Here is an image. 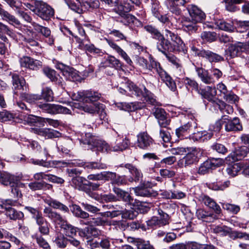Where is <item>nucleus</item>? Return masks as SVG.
I'll list each match as a JSON object with an SVG mask.
<instances>
[{
  "mask_svg": "<svg viewBox=\"0 0 249 249\" xmlns=\"http://www.w3.org/2000/svg\"><path fill=\"white\" fill-rule=\"evenodd\" d=\"M155 70L161 80L172 90L175 91L177 89L176 84L170 75L165 71L161 67L160 64L154 60L150 61L148 70L152 71Z\"/></svg>",
  "mask_w": 249,
  "mask_h": 249,
  "instance_id": "obj_1",
  "label": "nucleus"
},
{
  "mask_svg": "<svg viewBox=\"0 0 249 249\" xmlns=\"http://www.w3.org/2000/svg\"><path fill=\"white\" fill-rule=\"evenodd\" d=\"M127 88L132 92L133 95L137 96H142L147 102L153 106H160V103L157 101L156 96L145 86H142V89L139 88L133 83H128L127 84Z\"/></svg>",
  "mask_w": 249,
  "mask_h": 249,
  "instance_id": "obj_2",
  "label": "nucleus"
},
{
  "mask_svg": "<svg viewBox=\"0 0 249 249\" xmlns=\"http://www.w3.org/2000/svg\"><path fill=\"white\" fill-rule=\"evenodd\" d=\"M127 88L132 92L133 95L137 96H142L147 102L153 106H160V103L157 101L156 96L145 86H142V89L139 88L133 83H128L127 84Z\"/></svg>",
  "mask_w": 249,
  "mask_h": 249,
  "instance_id": "obj_3",
  "label": "nucleus"
},
{
  "mask_svg": "<svg viewBox=\"0 0 249 249\" xmlns=\"http://www.w3.org/2000/svg\"><path fill=\"white\" fill-rule=\"evenodd\" d=\"M33 12L46 21L49 20L54 15V9L42 1H36V8L33 10Z\"/></svg>",
  "mask_w": 249,
  "mask_h": 249,
  "instance_id": "obj_4",
  "label": "nucleus"
},
{
  "mask_svg": "<svg viewBox=\"0 0 249 249\" xmlns=\"http://www.w3.org/2000/svg\"><path fill=\"white\" fill-rule=\"evenodd\" d=\"M0 204L2 208L6 210V214L11 220H16L21 219L24 217V214L20 211H18L10 207L14 205L15 202L10 199H4L1 201Z\"/></svg>",
  "mask_w": 249,
  "mask_h": 249,
  "instance_id": "obj_5",
  "label": "nucleus"
},
{
  "mask_svg": "<svg viewBox=\"0 0 249 249\" xmlns=\"http://www.w3.org/2000/svg\"><path fill=\"white\" fill-rule=\"evenodd\" d=\"M38 107L44 111L52 114L57 113L71 114V110L66 107L59 105L48 103L39 104Z\"/></svg>",
  "mask_w": 249,
  "mask_h": 249,
  "instance_id": "obj_6",
  "label": "nucleus"
},
{
  "mask_svg": "<svg viewBox=\"0 0 249 249\" xmlns=\"http://www.w3.org/2000/svg\"><path fill=\"white\" fill-rule=\"evenodd\" d=\"M202 153L200 150L196 148H192L186 156L178 161V165L181 167H186L193 164L197 160V158Z\"/></svg>",
  "mask_w": 249,
  "mask_h": 249,
  "instance_id": "obj_7",
  "label": "nucleus"
},
{
  "mask_svg": "<svg viewBox=\"0 0 249 249\" xmlns=\"http://www.w3.org/2000/svg\"><path fill=\"white\" fill-rule=\"evenodd\" d=\"M225 120V129L227 132H237L243 130V126L240 119L238 117H234L232 119L228 116L224 115Z\"/></svg>",
  "mask_w": 249,
  "mask_h": 249,
  "instance_id": "obj_8",
  "label": "nucleus"
},
{
  "mask_svg": "<svg viewBox=\"0 0 249 249\" xmlns=\"http://www.w3.org/2000/svg\"><path fill=\"white\" fill-rule=\"evenodd\" d=\"M31 129L32 132L46 139L59 138L61 136V134L58 131L48 128L33 127Z\"/></svg>",
  "mask_w": 249,
  "mask_h": 249,
  "instance_id": "obj_9",
  "label": "nucleus"
},
{
  "mask_svg": "<svg viewBox=\"0 0 249 249\" xmlns=\"http://www.w3.org/2000/svg\"><path fill=\"white\" fill-rule=\"evenodd\" d=\"M165 36L167 39H170L173 42L172 46L174 49L178 52L183 51L184 44L181 38L177 35L170 31L167 28L165 30Z\"/></svg>",
  "mask_w": 249,
  "mask_h": 249,
  "instance_id": "obj_10",
  "label": "nucleus"
},
{
  "mask_svg": "<svg viewBox=\"0 0 249 249\" xmlns=\"http://www.w3.org/2000/svg\"><path fill=\"white\" fill-rule=\"evenodd\" d=\"M153 143V139L146 132H142L138 135L137 145L140 149L147 150Z\"/></svg>",
  "mask_w": 249,
  "mask_h": 249,
  "instance_id": "obj_11",
  "label": "nucleus"
},
{
  "mask_svg": "<svg viewBox=\"0 0 249 249\" xmlns=\"http://www.w3.org/2000/svg\"><path fill=\"white\" fill-rule=\"evenodd\" d=\"M13 89L15 93L21 94L26 90V82L22 77H20L17 74L12 75Z\"/></svg>",
  "mask_w": 249,
  "mask_h": 249,
  "instance_id": "obj_12",
  "label": "nucleus"
},
{
  "mask_svg": "<svg viewBox=\"0 0 249 249\" xmlns=\"http://www.w3.org/2000/svg\"><path fill=\"white\" fill-rule=\"evenodd\" d=\"M187 9L192 20L196 22H202L205 19V13L197 6L190 4L188 5Z\"/></svg>",
  "mask_w": 249,
  "mask_h": 249,
  "instance_id": "obj_13",
  "label": "nucleus"
},
{
  "mask_svg": "<svg viewBox=\"0 0 249 249\" xmlns=\"http://www.w3.org/2000/svg\"><path fill=\"white\" fill-rule=\"evenodd\" d=\"M242 52H245L244 43L238 42L231 45L226 50L225 55L227 59H231L240 55Z\"/></svg>",
  "mask_w": 249,
  "mask_h": 249,
  "instance_id": "obj_14",
  "label": "nucleus"
},
{
  "mask_svg": "<svg viewBox=\"0 0 249 249\" xmlns=\"http://www.w3.org/2000/svg\"><path fill=\"white\" fill-rule=\"evenodd\" d=\"M156 39L158 40L157 43V49L163 54H166L167 52L177 51L174 49V47L170 41L167 39H166L162 34Z\"/></svg>",
  "mask_w": 249,
  "mask_h": 249,
  "instance_id": "obj_15",
  "label": "nucleus"
},
{
  "mask_svg": "<svg viewBox=\"0 0 249 249\" xmlns=\"http://www.w3.org/2000/svg\"><path fill=\"white\" fill-rule=\"evenodd\" d=\"M111 181L112 185L121 186L127 183V179L125 176L117 175L115 172H107L106 181Z\"/></svg>",
  "mask_w": 249,
  "mask_h": 249,
  "instance_id": "obj_16",
  "label": "nucleus"
},
{
  "mask_svg": "<svg viewBox=\"0 0 249 249\" xmlns=\"http://www.w3.org/2000/svg\"><path fill=\"white\" fill-rule=\"evenodd\" d=\"M153 114L158 120L159 125L162 127H166L170 123V121L167 119L166 113L161 108H155Z\"/></svg>",
  "mask_w": 249,
  "mask_h": 249,
  "instance_id": "obj_17",
  "label": "nucleus"
},
{
  "mask_svg": "<svg viewBox=\"0 0 249 249\" xmlns=\"http://www.w3.org/2000/svg\"><path fill=\"white\" fill-rule=\"evenodd\" d=\"M199 92L204 98L213 103H215L219 100L216 97L217 91L214 87L207 86L204 89L201 90Z\"/></svg>",
  "mask_w": 249,
  "mask_h": 249,
  "instance_id": "obj_18",
  "label": "nucleus"
},
{
  "mask_svg": "<svg viewBox=\"0 0 249 249\" xmlns=\"http://www.w3.org/2000/svg\"><path fill=\"white\" fill-rule=\"evenodd\" d=\"M101 66L102 67H111L117 70L122 69V64L121 62L114 56L109 55L107 57H104L101 63Z\"/></svg>",
  "mask_w": 249,
  "mask_h": 249,
  "instance_id": "obj_19",
  "label": "nucleus"
},
{
  "mask_svg": "<svg viewBox=\"0 0 249 249\" xmlns=\"http://www.w3.org/2000/svg\"><path fill=\"white\" fill-rule=\"evenodd\" d=\"M186 3L184 0H166L165 3L169 11L176 15H180L181 10L179 6H184Z\"/></svg>",
  "mask_w": 249,
  "mask_h": 249,
  "instance_id": "obj_20",
  "label": "nucleus"
},
{
  "mask_svg": "<svg viewBox=\"0 0 249 249\" xmlns=\"http://www.w3.org/2000/svg\"><path fill=\"white\" fill-rule=\"evenodd\" d=\"M83 110L88 113L94 114L97 113L100 114L101 118H104L106 114L104 111V105L101 104L94 103L87 105L82 107Z\"/></svg>",
  "mask_w": 249,
  "mask_h": 249,
  "instance_id": "obj_21",
  "label": "nucleus"
},
{
  "mask_svg": "<svg viewBox=\"0 0 249 249\" xmlns=\"http://www.w3.org/2000/svg\"><path fill=\"white\" fill-rule=\"evenodd\" d=\"M97 140V137L92 135L89 132H85V135L82 136L80 142L81 144H83L84 147L93 150Z\"/></svg>",
  "mask_w": 249,
  "mask_h": 249,
  "instance_id": "obj_22",
  "label": "nucleus"
},
{
  "mask_svg": "<svg viewBox=\"0 0 249 249\" xmlns=\"http://www.w3.org/2000/svg\"><path fill=\"white\" fill-rule=\"evenodd\" d=\"M32 25L36 31L41 34L45 37L49 38L48 43L50 45L53 43V38L51 36V31L49 28L40 25L35 22H32Z\"/></svg>",
  "mask_w": 249,
  "mask_h": 249,
  "instance_id": "obj_23",
  "label": "nucleus"
},
{
  "mask_svg": "<svg viewBox=\"0 0 249 249\" xmlns=\"http://www.w3.org/2000/svg\"><path fill=\"white\" fill-rule=\"evenodd\" d=\"M43 213L47 217L50 219L54 223L60 226L65 221L59 213L53 211L49 207H45L43 210Z\"/></svg>",
  "mask_w": 249,
  "mask_h": 249,
  "instance_id": "obj_24",
  "label": "nucleus"
},
{
  "mask_svg": "<svg viewBox=\"0 0 249 249\" xmlns=\"http://www.w3.org/2000/svg\"><path fill=\"white\" fill-rule=\"evenodd\" d=\"M113 192L119 199L126 202L127 204L131 205L134 203L133 198L130 196L128 192L123 190L116 186L113 188Z\"/></svg>",
  "mask_w": 249,
  "mask_h": 249,
  "instance_id": "obj_25",
  "label": "nucleus"
},
{
  "mask_svg": "<svg viewBox=\"0 0 249 249\" xmlns=\"http://www.w3.org/2000/svg\"><path fill=\"white\" fill-rule=\"evenodd\" d=\"M199 200L206 206L212 209L216 214H219L221 213L220 206L211 198L205 195H201L199 196Z\"/></svg>",
  "mask_w": 249,
  "mask_h": 249,
  "instance_id": "obj_26",
  "label": "nucleus"
},
{
  "mask_svg": "<svg viewBox=\"0 0 249 249\" xmlns=\"http://www.w3.org/2000/svg\"><path fill=\"white\" fill-rule=\"evenodd\" d=\"M21 179L19 176H15L6 172H0V182L4 185L15 183Z\"/></svg>",
  "mask_w": 249,
  "mask_h": 249,
  "instance_id": "obj_27",
  "label": "nucleus"
},
{
  "mask_svg": "<svg viewBox=\"0 0 249 249\" xmlns=\"http://www.w3.org/2000/svg\"><path fill=\"white\" fill-rule=\"evenodd\" d=\"M196 71L198 76L202 82L206 84L214 83V80L213 76L209 73L207 70H206L202 68H196Z\"/></svg>",
  "mask_w": 249,
  "mask_h": 249,
  "instance_id": "obj_28",
  "label": "nucleus"
},
{
  "mask_svg": "<svg viewBox=\"0 0 249 249\" xmlns=\"http://www.w3.org/2000/svg\"><path fill=\"white\" fill-rule=\"evenodd\" d=\"M39 232L44 235H48L50 233V223L43 217L36 221Z\"/></svg>",
  "mask_w": 249,
  "mask_h": 249,
  "instance_id": "obj_29",
  "label": "nucleus"
},
{
  "mask_svg": "<svg viewBox=\"0 0 249 249\" xmlns=\"http://www.w3.org/2000/svg\"><path fill=\"white\" fill-rule=\"evenodd\" d=\"M0 16L3 20L8 21L9 23L14 25H19V21L13 15H11L7 11L2 8V5L0 3Z\"/></svg>",
  "mask_w": 249,
  "mask_h": 249,
  "instance_id": "obj_30",
  "label": "nucleus"
},
{
  "mask_svg": "<svg viewBox=\"0 0 249 249\" xmlns=\"http://www.w3.org/2000/svg\"><path fill=\"white\" fill-rule=\"evenodd\" d=\"M107 42L109 46L121 55L128 64L131 65L132 64V61L129 56L118 45L112 41L108 40Z\"/></svg>",
  "mask_w": 249,
  "mask_h": 249,
  "instance_id": "obj_31",
  "label": "nucleus"
},
{
  "mask_svg": "<svg viewBox=\"0 0 249 249\" xmlns=\"http://www.w3.org/2000/svg\"><path fill=\"white\" fill-rule=\"evenodd\" d=\"M201 57L205 58L211 62H218L224 60V58L215 53H214L209 50H205L200 53Z\"/></svg>",
  "mask_w": 249,
  "mask_h": 249,
  "instance_id": "obj_32",
  "label": "nucleus"
},
{
  "mask_svg": "<svg viewBox=\"0 0 249 249\" xmlns=\"http://www.w3.org/2000/svg\"><path fill=\"white\" fill-rule=\"evenodd\" d=\"M249 153V148L244 145L238 147L231 155L233 160H241Z\"/></svg>",
  "mask_w": 249,
  "mask_h": 249,
  "instance_id": "obj_33",
  "label": "nucleus"
},
{
  "mask_svg": "<svg viewBox=\"0 0 249 249\" xmlns=\"http://www.w3.org/2000/svg\"><path fill=\"white\" fill-rule=\"evenodd\" d=\"M101 94L92 90H84V102L93 103L99 100Z\"/></svg>",
  "mask_w": 249,
  "mask_h": 249,
  "instance_id": "obj_34",
  "label": "nucleus"
},
{
  "mask_svg": "<svg viewBox=\"0 0 249 249\" xmlns=\"http://www.w3.org/2000/svg\"><path fill=\"white\" fill-rule=\"evenodd\" d=\"M244 167V163L243 162L234 163L233 164L229 166L226 171L227 174L231 177L236 176L238 173Z\"/></svg>",
  "mask_w": 249,
  "mask_h": 249,
  "instance_id": "obj_35",
  "label": "nucleus"
},
{
  "mask_svg": "<svg viewBox=\"0 0 249 249\" xmlns=\"http://www.w3.org/2000/svg\"><path fill=\"white\" fill-rule=\"evenodd\" d=\"M117 13L120 16V21L124 25H129L134 23L136 20V18L134 16L123 11L122 9H119L117 11Z\"/></svg>",
  "mask_w": 249,
  "mask_h": 249,
  "instance_id": "obj_36",
  "label": "nucleus"
},
{
  "mask_svg": "<svg viewBox=\"0 0 249 249\" xmlns=\"http://www.w3.org/2000/svg\"><path fill=\"white\" fill-rule=\"evenodd\" d=\"M60 227L66 236L72 238L76 235L78 228L68 223L66 221L61 224Z\"/></svg>",
  "mask_w": 249,
  "mask_h": 249,
  "instance_id": "obj_37",
  "label": "nucleus"
},
{
  "mask_svg": "<svg viewBox=\"0 0 249 249\" xmlns=\"http://www.w3.org/2000/svg\"><path fill=\"white\" fill-rule=\"evenodd\" d=\"M56 68L61 71L64 75L68 76V78L72 81L77 80L75 77V72H73L70 67L62 63H58L56 65Z\"/></svg>",
  "mask_w": 249,
  "mask_h": 249,
  "instance_id": "obj_38",
  "label": "nucleus"
},
{
  "mask_svg": "<svg viewBox=\"0 0 249 249\" xmlns=\"http://www.w3.org/2000/svg\"><path fill=\"white\" fill-rule=\"evenodd\" d=\"M129 145V140L125 138L121 139L119 138L115 142V145L112 147V151L115 152L122 151L126 149Z\"/></svg>",
  "mask_w": 249,
  "mask_h": 249,
  "instance_id": "obj_39",
  "label": "nucleus"
},
{
  "mask_svg": "<svg viewBox=\"0 0 249 249\" xmlns=\"http://www.w3.org/2000/svg\"><path fill=\"white\" fill-rule=\"evenodd\" d=\"M120 167H124L125 168L129 170V173L135 178V181H139L142 177V172L135 166L131 164L127 163L124 166L122 164L120 165Z\"/></svg>",
  "mask_w": 249,
  "mask_h": 249,
  "instance_id": "obj_40",
  "label": "nucleus"
},
{
  "mask_svg": "<svg viewBox=\"0 0 249 249\" xmlns=\"http://www.w3.org/2000/svg\"><path fill=\"white\" fill-rule=\"evenodd\" d=\"M30 189L33 191H36L40 190H51L53 188V186L44 181L31 182L28 185Z\"/></svg>",
  "mask_w": 249,
  "mask_h": 249,
  "instance_id": "obj_41",
  "label": "nucleus"
},
{
  "mask_svg": "<svg viewBox=\"0 0 249 249\" xmlns=\"http://www.w3.org/2000/svg\"><path fill=\"white\" fill-rule=\"evenodd\" d=\"M192 124L190 122L180 126L176 130V134L178 138H186L190 132Z\"/></svg>",
  "mask_w": 249,
  "mask_h": 249,
  "instance_id": "obj_42",
  "label": "nucleus"
},
{
  "mask_svg": "<svg viewBox=\"0 0 249 249\" xmlns=\"http://www.w3.org/2000/svg\"><path fill=\"white\" fill-rule=\"evenodd\" d=\"M36 34L32 30H28L24 36V40L31 46H37L39 45L38 42L36 39Z\"/></svg>",
  "mask_w": 249,
  "mask_h": 249,
  "instance_id": "obj_43",
  "label": "nucleus"
},
{
  "mask_svg": "<svg viewBox=\"0 0 249 249\" xmlns=\"http://www.w3.org/2000/svg\"><path fill=\"white\" fill-rule=\"evenodd\" d=\"M196 23L194 20L191 21L189 18H182V26L185 31L191 32H196L198 28Z\"/></svg>",
  "mask_w": 249,
  "mask_h": 249,
  "instance_id": "obj_44",
  "label": "nucleus"
},
{
  "mask_svg": "<svg viewBox=\"0 0 249 249\" xmlns=\"http://www.w3.org/2000/svg\"><path fill=\"white\" fill-rule=\"evenodd\" d=\"M44 201L48 205L54 209H59L65 213L69 212L68 207L57 200L54 199H46Z\"/></svg>",
  "mask_w": 249,
  "mask_h": 249,
  "instance_id": "obj_45",
  "label": "nucleus"
},
{
  "mask_svg": "<svg viewBox=\"0 0 249 249\" xmlns=\"http://www.w3.org/2000/svg\"><path fill=\"white\" fill-rule=\"evenodd\" d=\"M221 112L223 114H231L233 112V109L232 106L226 104L223 101L218 100L215 103Z\"/></svg>",
  "mask_w": 249,
  "mask_h": 249,
  "instance_id": "obj_46",
  "label": "nucleus"
},
{
  "mask_svg": "<svg viewBox=\"0 0 249 249\" xmlns=\"http://www.w3.org/2000/svg\"><path fill=\"white\" fill-rule=\"evenodd\" d=\"M84 224L94 227V226H103L108 225V222L107 220L104 219L103 217H97L89 219Z\"/></svg>",
  "mask_w": 249,
  "mask_h": 249,
  "instance_id": "obj_47",
  "label": "nucleus"
},
{
  "mask_svg": "<svg viewBox=\"0 0 249 249\" xmlns=\"http://www.w3.org/2000/svg\"><path fill=\"white\" fill-rule=\"evenodd\" d=\"M196 214L198 219L207 222L213 221L215 219L213 214L210 213L203 209L197 210Z\"/></svg>",
  "mask_w": 249,
  "mask_h": 249,
  "instance_id": "obj_48",
  "label": "nucleus"
},
{
  "mask_svg": "<svg viewBox=\"0 0 249 249\" xmlns=\"http://www.w3.org/2000/svg\"><path fill=\"white\" fill-rule=\"evenodd\" d=\"M71 211L73 214L77 217L86 219L89 217L88 213L83 211L81 208L77 205H73L72 206Z\"/></svg>",
  "mask_w": 249,
  "mask_h": 249,
  "instance_id": "obj_49",
  "label": "nucleus"
},
{
  "mask_svg": "<svg viewBox=\"0 0 249 249\" xmlns=\"http://www.w3.org/2000/svg\"><path fill=\"white\" fill-rule=\"evenodd\" d=\"M53 92L49 87H45L42 89L41 94H39V100L43 99L46 102H51L53 101Z\"/></svg>",
  "mask_w": 249,
  "mask_h": 249,
  "instance_id": "obj_50",
  "label": "nucleus"
},
{
  "mask_svg": "<svg viewBox=\"0 0 249 249\" xmlns=\"http://www.w3.org/2000/svg\"><path fill=\"white\" fill-rule=\"evenodd\" d=\"M215 25L219 29L228 32H233L234 27L231 23H227L223 20H218L215 22Z\"/></svg>",
  "mask_w": 249,
  "mask_h": 249,
  "instance_id": "obj_51",
  "label": "nucleus"
},
{
  "mask_svg": "<svg viewBox=\"0 0 249 249\" xmlns=\"http://www.w3.org/2000/svg\"><path fill=\"white\" fill-rule=\"evenodd\" d=\"M43 118L32 115H29L26 118V121L31 125L40 127L44 126Z\"/></svg>",
  "mask_w": 249,
  "mask_h": 249,
  "instance_id": "obj_52",
  "label": "nucleus"
},
{
  "mask_svg": "<svg viewBox=\"0 0 249 249\" xmlns=\"http://www.w3.org/2000/svg\"><path fill=\"white\" fill-rule=\"evenodd\" d=\"M32 238L35 239L38 246L43 249H51V247L47 241L41 235L37 233L33 235Z\"/></svg>",
  "mask_w": 249,
  "mask_h": 249,
  "instance_id": "obj_53",
  "label": "nucleus"
},
{
  "mask_svg": "<svg viewBox=\"0 0 249 249\" xmlns=\"http://www.w3.org/2000/svg\"><path fill=\"white\" fill-rule=\"evenodd\" d=\"M211 230L214 233L221 236H226L229 232L230 227L226 226H213L211 228Z\"/></svg>",
  "mask_w": 249,
  "mask_h": 249,
  "instance_id": "obj_54",
  "label": "nucleus"
},
{
  "mask_svg": "<svg viewBox=\"0 0 249 249\" xmlns=\"http://www.w3.org/2000/svg\"><path fill=\"white\" fill-rule=\"evenodd\" d=\"M227 235H229V237L233 240L237 238H244L246 240H249V234L238 231H233L231 228H230L229 232Z\"/></svg>",
  "mask_w": 249,
  "mask_h": 249,
  "instance_id": "obj_55",
  "label": "nucleus"
},
{
  "mask_svg": "<svg viewBox=\"0 0 249 249\" xmlns=\"http://www.w3.org/2000/svg\"><path fill=\"white\" fill-rule=\"evenodd\" d=\"M213 135V133L212 132H208L206 131H199L195 133L193 135V138L196 141L210 139Z\"/></svg>",
  "mask_w": 249,
  "mask_h": 249,
  "instance_id": "obj_56",
  "label": "nucleus"
},
{
  "mask_svg": "<svg viewBox=\"0 0 249 249\" xmlns=\"http://www.w3.org/2000/svg\"><path fill=\"white\" fill-rule=\"evenodd\" d=\"M66 237L63 234L58 235L54 240L55 245L59 248L64 249L66 248L68 243V240Z\"/></svg>",
  "mask_w": 249,
  "mask_h": 249,
  "instance_id": "obj_57",
  "label": "nucleus"
},
{
  "mask_svg": "<svg viewBox=\"0 0 249 249\" xmlns=\"http://www.w3.org/2000/svg\"><path fill=\"white\" fill-rule=\"evenodd\" d=\"M94 148H96L97 150L102 152H108L109 150L112 151V149H110L109 146L107 142L105 141L98 140V139L94 145Z\"/></svg>",
  "mask_w": 249,
  "mask_h": 249,
  "instance_id": "obj_58",
  "label": "nucleus"
},
{
  "mask_svg": "<svg viewBox=\"0 0 249 249\" xmlns=\"http://www.w3.org/2000/svg\"><path fill=\"white\" fill-rule=\"evenodd\" d=\"M28 162L46 168L53 166V165H52V162L51 161H47L46 160H38L34 158H30L28 159Z\"/></svg>",
  "mask_w": 249,
  "mask_h": 249,
  "instance_id": "obj_59",
  "label": "nucleus"
},
{
  "mask_svg": "<svg viewBox=\"0 0 249 249\" xmlns=\"http://www.w3.org/2000/svg\"><path fill=\"white\" fill-rule=\"evenodd\" d=\"M86 179L82 177H73L71 179V184L76 189L79 190H83L84 189L83 182Z\"/></svg>",
  "mask_w": 249,
  "mask_h": 249,
  "instance_id": "obj_60",
  "label": "nucleus"
},
{
  "mask_svg": "<svg viewBox=\"0 0 249 249\" xmlns=\"http://www.w3.org/2000/svg\"><path fill=\"white\" fill-rule=\"evenodd\" d=\"M201 37L204 41L213 42L216 39V34L213 32H203Z\"/></svg>",
  "mask_w": 249,
  "mask_h": 249,
  "instance_id": "obj_61",
  "label": "nucleus"
},
{
  "mask_svg": "<svg viewBox=\"0 0 249 249\" xmlns=\"http://www.w3.org/2000/svg\"><path fill=\"white\" fill-rule=\"evenodd\" d=\"M25 209L32 215V218L35 220V221L43 217L41 212L37 209L30 206H26L25 207Z\"/></svg>",
  "mask_w": 249,
  "mask_h": 249,
  "instance_id": "obj_62",
  "label": "nucleus"
},
{
  "mask_svg": "<svg viewBox=\"0 0 249 249\" xmlns=\"http://www.w3.org/2000/svg\"><path fill=\"white\" fill-rule=\"evenodd\" d=\"M137 249H153V246L151 245L149 241H144L142 239H138L136 241Z\"/></svg>",
  "mask_w": 249,
  "mask_h": 249,
  "instance_id": "obj_63",
  "label": "nucleus"
},
{
  "mask_svg": "<svg viewBox=\"0 0 249 249\" xmlns=\"http://www.w3.org/2000/svg\"><path fill=\"white\" fill-rule=\"evenodd\" d=\"M43 72L52 81H56L57 79V74L54 70L48 67H46L43 69Z\"/></svg>",
  "mask_w": 249,
  "mask_h": 249,
  "instance_id": "obj_64",
  "label": "nucleus"
}]
</instances>
